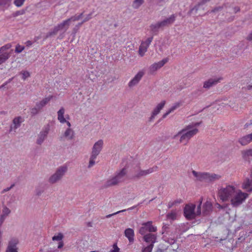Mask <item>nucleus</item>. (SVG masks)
Masks as SVG:
<instances>
[{"instance_id": "39448f33", "label": "nucleus", "mask_w": 252, "mask_h": 252, "mask_svg": "<svg viewBox=\"0 0 252 252\" xmlns=\"http://www.w3.org/2000/svg\"><path fill=\"white\" fill-rule=\"evenodd\" d=\"M192 173L195 178V180L200 182H212L219 180L221 176L215 173H209L208 172H197L192 171Z\"/></svg>"}, {"instance_id": "680f3d73", "label": "nucleus", "mask_w": 252, "mask_h": 252, "mask_svg": "<svg viewBox=\"0 0 252 252\" xmlns=\"http://www.w3.org/2000/svg\"><path fill=\"white\" fill-rule=\"evenodd\" d=\"M220 208H222V206H220Z\"/></svg>"}, {"instance_id": "20e7f679", "label": "nucleus", "mask_w": 252, "mask_h": 252, "mask_svg": "<svg viewBox=\"0 0 252 252\" xmlns=\"http://www.w3.org/2000/svg\"><path fill=\"white\" fill-rule=\"evenodd\" d=\"M202 203V198H201L196 211H195V205L192 203L187 204L184 209V214L185 218L188 220H191L194 219L196 216H200L201 214Z\"/></svg>"}, {"instance_id": "7ed1b4c3", "label": "nucleus", "mask_w": 252, "mask_h": 252, "mask_svg": "<svg viewBox=\"0 0 252 252\" xmlns=\"http://www.w3.org/2000/svg\"><path fill=\"white\" fill-rule=\"evenodd\" d=\"M127 170L123 168L117 171L114 175L109 178L103 185L104 188L119 185L124 182L126 179Z\"/></svg>"}, {"instance_id": "79ce46f5", "label": "nucleus", "mask_w": 252, "mask_h": 252, "mask_svg": "<svg viewBox=\"0 0 252 252\" xmlns=\"http://www.w3.org/2000/svg\"><path fill=\"white\" fill-rule=\"evenodd\" d=\"M82 15H83V13H81L80 15H79L78 16H73L68 19H70V21H78V20H80L82 18Z\"/></svg>"}, {"instance_id": "bf43d9fd", "label": "nucleus", "mask_w": 252, "mask_h": 252, "mask_svg": "<svg viewBox=\"0 0 252 252\" xmlns=\"http://www.w3.org/2000/svg\"><path fill=\"white\" fill-rule=\"evenodd\" d=\"M220 9V7L218 8H216V9H215L214 10V11H214V12H215V11H218Z\"/></svg>"}, {"instance_id": "49530a36", "label": "nucleus", "mask_w": 252, "mask_h": 252, "mask_svg": "<svg viewBox=\"0 0 252 252\" xmlns=\"http://www.w3.org/2000/svg\"><path fill=\"white\" fill-rule=\"evenodd\" d=\"M113 250L110 251V252H120V249L117 246L116 243L114 244L113 245Z\"/></svg>"}, {"instance_id": "6e6552de", "label": "nucleus", "mask_w": 252, "mask_h": 252, "mask_svg": "<svg viewBox=\"0 0 252 252\" xmlns=\"http://www.w3.org/2000/svg\"><path fill=\"white\" fill-rule=\"evenodd\" d=\"M67 169V168L66 166H63L59 167L56 171V173L50 178V182L51 183H54L60 180L66 172Z\"/></svg>"}, {"instance_id": "f704fd0d", "label": "nucleus", "mask_w": 252, "mask_h": 252, "mask_svg": "<svg viewBox=\"0 0 252 252\" xmlns=\"http://www.w3.org/2000/svg\"><path fill=\"white\" fill-rule=\"evenodd\" d=\"M2 212V214L1 215V218H3V217L8 216L10 213L11 211L8 208L5 206L3 207Z\"/></svg>"}, {"instance_id": "473e14b6", "label": "nucleus", "mask_w": 252, "mask_h": 252, "mask_svg": "<svg viewBox=\"0 0 252 252\" xmlns=\"http://www.w3.org/2000/svg\"><path fill=\"white\" fill-rule=\"evenodd\" d=\"M245 82L246 84V87H243V88H247L249 90L252 88V74L251 77L249 79H248L245 80Z\"/></svg>"}, {"instance_id": "a19ab883", "label": "nucleus", "mask_w": 252, "mask_h": 252, "mask_svg": "<svg viewBox=\"0 0 252 252\" xmlns=\"http://www.w3.org/2000/svg\"><path fill=\"white\" fill-rule=\"evenodd\" d=\"M25 0H15L14 4L17 7L21 6L24 3Z\"/></svg>"}, {"instance_id": "603ef678", "label": "nucleus", "mask_w": 252, "mask_h": 252, "mask_svg": "<svg viewBox=\"0 0 252 252\" xmlns=\"http://www.w3.org/2000/svg\"><path fill=\"white\" fill-rule=\"evenodd\" d=\"M63 246V241H60L59 243L58 248V249H61Z\"/></svg>"}, {"instance_id": "5701e85b", "label": "nucleus", "mask_w": 252, "mask_h": 252, "mask_svg": "<svg viewBox=\"0 0 252 252\" xmlns=\"http://www.w3.org/2000/svg\"><path fill=\"white\" fill-rule=\"evenodd\" d=\"M175 20V17L174 15H171L169 18H167L160 22H158V27H164L173 23Z\"/></svg>"}, {"instance_id": "c03bdc74", "label": "nucleus", "mask_w": 252, "mask_h": 252, "mask_svg": "<svg viewBox=\"0 0 252 252\" xmlns=\"http://www.w3.org/2000/svg\"><path fill=\"white\" fill-rule=\"evenodd\" d=\"M240 10V7L238 6H235L229 9V11L232 13H236Z\"/></svg>"}, {"instance_id": "393cba45", "label": "nucleus", "mask_w": 252, "mask_h": 252, "mask_svg": "<svg viewBox=\"0 0 252 252\" xmlns=\"http://www.w3.org/2000/svg\"><path fill=\"white\" fill-rule=\"evenodd\" d=\"M53 98L52 95H49L48 97H46L43 98L42 100H41L39 102H38L36 104V107L38 108V109H41L44 106H45Z\"/></svg>"}, {"instance_id": "f3484780", "label": "nucleus", "mask_w": 252, "mask_h": 252, "mask_svg": "<svg viewBox=\"0 0 252 252\" xmlns=\"http://www.w3.org/2000/svg\"><path fill=\"white\" fill-rule=\"evenodd\" d=\"M242 187L248 192H252V171L251 178L245 180L242 184Z\"/></svg>"}, {"instance_id": "5fc2aeb1", "label": "nucleus", "mask_w": 252, "mask_h": 252, "mask_svg": "<svg viewBox=\"0 0 252 252\" xmlns=\"http://www.w3.org/2000/svg\"><path fill=\"white\" fill-rule=\"evenodd\" d=\"M26 44L27 46H30L32 44V42L30 40H28L26 42Z\"/></svg>"}, {"instance_id": "9b49d317", "label": "nucleus", "mask_w": 252, "mask_h": 252, "mask_svg": "<svg viewBox=\"0 0 252 252\" xmlns=\"http://www.w3.org/2000/svg\"><path fill=\"white\" fill-rule=\"evenodd\" d=\"M168 59L165 58L158 63H155L152 64L149 68V73L151 74H153L158 69L162 67L168 62Z\"/></svg>"}, {"instance_id": "7c9ffc66", "label": "nucleus", "mask_w": 252, "mask_h": 252, "mask_svg": "<svg viewBox=\"0 0 252 252\" xmlns=\"http://www.w3.org/2000/svg\"><path fill=\"white\" fill-rule=\"evenodd\" d=\"M177 213L175 211H172L170 213H168L166 215V218L167 220H175L177 218Z\"/></svg>"}, {"instance_id": "cd10ccee", "label": "nucleus", "mask_w": 252, "mask_h": 252, "mask_svg": "<svg viewBox=\"0 0 252 252\" xmlns=\"http://www.w3.org/2000/svg\"><path fill=\"white\" fill-rule=\"evenodd\" d=\"M65 112V110L64 108L62 107L58 111V119L59 122L63 124L66 122V120L64 117V114Z\"/></svg>"}, {"instance_id": "58836bf2", "label": "nucleus", "mask_w": 252, "mask_h": 252, "mask_svg": "<svg viewBox=\"0 0 252 252\" xmlns=\"http://www.w3.org/2000/svg\"><path fill=\"white\" fill-rule=\"evenodd\" d=\"M153 247L154 245L153 244H151L150 245L144 248L142 250V252H151Z\"/></svg>"}, {"instance_id": "4be33fe9", "label": "nucleus", "mask_w": 252, "mask_h": 252, "mask_svg": "<svg viewBox=\"0 0 252 252\" xmlns=\"http://www.w3.org/2000/svg\"><path fill=\"white\" fill-rule=\"evenodd\" d=\"M243 158L248 161L252 159V149L243 150L241 151Z\"/></svg>"}, {"instance_id": "4468645a", "label": "nucleus", "mask_w": 252, "mask_h": 252, "mask_svg": "<svg viewBox=\"0 0 252 252\" xmlns=\"http://www.w3.org/2000/svg\"><path fill=\"white\" fill-rule=\"evenodd\" d=\"M166 101L165 100L162 101L161 102L158 103L156 107L154 109L152 112V115L150 117V121H151L153 119L155 118V116H157L160 111L161 109L164 107Z\"/></svg>"}, {"instance_id": "ddd939ff", "label": "nucleus", "mask_w": 252, "mask_h": 252, "mask_svg": "<svg viewBox=\"0 0 252 252\" xmlns=\"http://www.w3.org/2000/svg\"><path fill=\"white\" fill-rule=\"evenodd\" d=\"M144 74L143 70L139 71L133 77V78L128 83V86L132 87L137 84L140 81Z\"/></svg>"}, {"instance_id": "e2e57ef3", "label": "nucleus", "mask_w": 252, "mask_h": 252, "mask_svg": "<svg viewBox=\"0 0 252 252\" xmlns=\"http://www.w3.org/2000/svg\"><path fill=\"white\" fill-rule=\"evenodd\" d=\"M133 207H132V208H130L129 209H133Z\"/></svg>"}, {"instance_id": "8fccbe9b", "label": "nucleus", "mask_w": 252, "mask_h": 252, "mask_svg": "<svg viewBox=\"0 0 252 252\" xmlns=\"http://www.w3.org/2000/svg\"><path fill=\"white\" fill-rule=\"evenodd\" d=\"M126 210H121V211H118V212H117L116 213H113L112 214L108 215L106 216V218H110V217H112V216H114V215H116L117 214H119L120 212H125V211H126Z\"/></svg>"}, {"instance_id": "c9c22d12", "label": "nucleus", "mask_w": 252, "mask_h": 252, "mask_svg": "<svg viewBox=\"0 0 252 252\" xmlns=\"http://www.w3.org/2000/svg\"><path fill=\"white\" fill-rule=\"evenodd\" d=\"M143 2V0H135L133 3V7L135 8H138Z\"/></svg>"}, {"instance_id": "423d86ee", "label": "nucleus", "mask_w": 252, "mask_h": 252, "mask_svg": "<svg viewBox=\"0 0 252 252\" xmlns=\"http://www.w3.org/2000/svg\"><path fill=\"white\" fill-rule=\"evenodd\" d=\"M158 167L154 166L147 170H141L139 167L135 169L132 175L131 178L133 179H139L142 177L145 176L150 173L157 171Z\"/></svg>"}, {"instance_id": "f8f14e48", "label": "nucleus", "mask_w": 252, "mask_h": 252, "mask_svg": "<svg viewBox=\"0 0 252 252\" xmlns=\"http://www.w3.org/2000/svg\"><path fill=\"white\" fill-rule=\"evenodd\" d=\"M103 145V142L102 140H99L95 143L93 147L91 155H93V156L97 157L101 151Z\"/></svg>"}, {"instance_id": "2eb2a0df", "label": "nucleus", "mask_w": 252, "mask_h": 252, "mask_svg": "<svg viewBox=\"0 0 252 252\" xmlns=\"http://www.w3.org/2000/svg\"><path fill=\"white\" fill-rule=\"evenodd\" d=\"M18 241L16 239L11 240L8 244L6 252H18L17 245Z\"/></svg>"}, {"instance_id": "dca6fc26", "label": "nucleus", "mask_w": 252, "mask_h": 252, "mask_svg": "<svg viewBox=\"0 0 252 252\" xmlns=\"http://www.w3.org/2000/svg\"><path fill=\"white\" fill-rule=\"evenodd\" d=\"M49 131V126H46L44 127L42 130L40 132L38 139L37 140V143L38 144H41L43 140H44L45 138L46 137L47 135L48 134Z\"/></svg>"}, {"instance_id": "3c124183", "label": "nucleus", "mask_w": 252, "mask_h": 252, "mask_svg": "<svg viewBox=\"0 0 252 252\" xmlns=\"http://www.w3.org/2000/svg\"><path fill=\"white\" fill-rule=\"evenodd\" d=\"M92 18V13L89 14L83 20L82 23L86 22L91 19Z\"/></svg>"}, {"instance_id": "c85d7f7f", "label": "nucleus", "mask_w": 252, "mask_h": 252, "mask_svg": "<svg viewBox=\"0 0 252 252\" xmlns=\"http://www.w3.org/2000/svg\"><path fill=\"white\" fill-rule=\"evenodd\" d=\"M74 136V131L70 128H68L64 132V136L67 139L70 140L73 139Z\"/></svg>"}, {"instance_id": "aec40b11", "label": "nucleus", "mask_w": 252, "mask_h": 252, "mask_svg": "<svg viewBox=\"0 0 252 252\" xmlns=\"http://www.w3.org/2000/svg\"><path fill=\"white\" fill-rule=\"evenodd\" d=\"M22 122L23 119L21 117H17L15 118L13 120V125L10 126V131H12V129L15 130L18 127H19Z\"/></svg>"}, {"instance_id": "0eeeda50", "label": "nucleus", "mask_w": 252, "mask_h": 252, "mask_svg": "<svg viewBox=\"0 0 252 252\" xmlns=\"http://www.w3.org/2000/svg\"><path fill=\"white\" fill-rule=\"evenodd\" d=\"M157 228L153 225L152 221L144 222L139 230V232L141 235H145L147 232H154L157 231Z\"/></svg>"}, {"instance_id": "412c9836", "label": "nucleus", "mask_w": 252, "mask_h": 252, "mask_svg": "<svg viewBox=\"0 0 252 252\" xmlns=\"http://www.w3.org/2000/svg\"><path fill=\"white\" fill-rule=\"evenodd\" d=\"M212 210V204L209 201H207L203 206L202 213L204 215H208Z\"/></svg>"}, {"instance_id": "f257e3e1", "label": "nucleus", "mask_w": 252, "mask_h": 252, "mask_svg": "<svg viewBox=\"0 0 252 252\" xmlns=\"http://www.w3.org/2000/svg\"><path fill=\"white\" fill-rule=\"evenodd\" d=\"M249 195L248 193L230 184L220 187L218 192V197L222 202L229 201L234 208H237L244 203Z\"/></svg>"}, {"instance_id": "052dcab7", "label": "nucleus", "mask_w": 252, "mask_h": 252, "mask_svg": "<svg viewBox=\"0 0 252 252\" xmlns=\"http://www.w3.org/2000/svg\"><path fill=\"white\" fill-rule=\"evenodd\" d=\"M83 23H82V22L81 23H80V24H79V25H81Z\"/></svg>"}, {"instance_id": "6ab92c4d", "label": "nucleus", "mask_w": 252, "mask_h": 252, "mask_svg": "<svg viewBox=\"0 0 252 252\" xmlns=\"http://www.w3.org/2000/svg\"><path fill=\"white\" fill-rule=\"evenodd\" d=\"M221 79V78H218V79L211 78V79H209L208 81H205L204 83L203 88H205V89H209L210 87H211L213 85H216L218 83H219Z\"/></svg>"}, {"instance_id": "4d7b16f0", "label": "nucleus", "mask_w": 252, "mask_h": 252, "mask_svg": "<svg viewBox=\"0 0 252 252\" xmlns=\"http://www.w3.org/2000/svg\"><path fill=\"white\" fill-rule=\"evenodd\" d=\"M65 123H66L67 125V126H68V128H70V126H71V124L70 123V122H68V121H66V122H65Z\"/></svg>"}, {"instance_id": "de8ad7c7", "label": "nucleus", "mask_w": 252, "mask_h": 252, "mask_svg": "<svg viewBox=\"0 0 252 252\" xmlns=\"http://www.w3.org/2000/svg\"><path fill=\"white\" fill-rule=\"evenodd\" d=\"M158 23L156 24H154V25H152L151 26V30L153 31V32H155L156 31V30L157 29H159V28H160L161 27H158Z\"/></svg>"}, {"instance_id": "72a5a7b5", "label": "nucleus", "mask_w": 252, "mask_h": 252, "mask_svg": "<svg viewBox=\"0 0 252 252\" xmlns=\"http://www.w3.org/2000/svg\"><path fill=\"white\" fill-rule=\"evenodd\" d=\"M11 47V45L9 43L6 44L0 48V54L7 53L5 52Z\"/></svg>"}, {"instance_id": "2f4dec72", "label": "nucleus", "mask_w": 252, "mask_h": 252, "mask_svg": "<svg viewBox=\"0 0 252 252\" xmlns=\"http://www.w3.org/2000/svg\"><path fill=\"white\" fill-rule=\"evenodd\" d=\"M183 202V200L181 198L177 199L174 201L170 202L168 203V207L169 208L172 207L173 206L176 205L177 204H180Z\"/></svg>"}, {"instance_id": "864d4df0", "label": "nucleus", "mask_w": 252, "mask_h": 252, "mask_svg": "<svg viewBox=\"0 0 252 252\" xmlns=\"http://www.w3.org/2000/svg\"><path fill=\"white\" fill-rule=\"evenodd\" d=\"M247 38L248 40H252V32L249 34Z\"/></svg>"}, {"instance_id": "ea45409f", "label": "nucleus", "mask_w": 252, "mask_h": 252, "mask_svg": "<svg viewBox=\"0 0 252 252\" xmlns=\"http://www.w3.org/2000/svg\"><path fill=\"white\" fill-rule=\"evenodd\" d=\"M24 46L18 44L17 45H16L15 48V52L17 53H20L22 52L24 50Z\"/></svg>"}, {"instance_id": "b1692460", "label": "nucleus", "mask_w": 252, "mask_h": 252, "mask_svg": "<svg viewBox=\"0 0 252 252\" xmlns=\"http://www.w3.org/2000/svg\"><path fill=\"white\" fill-rule=\"evenodd\" d=\"M143 238L145 242L147 243L151 242V244H153L154 245V244L156 242L157 236L155 234L152 233H148L147 234H145Z\"/></svg>"}, {"instance_id": "c756f323", "label": "nucleus", "mask_w": 252, "mask_h": 252, "mask_svg": "<svg viewBox=\"0 0 252 252\" xmlns=\"http://www.w3.org/2000/svg\"><path fill=\"white\" fill-rule=\"evenodd\" d=\"M10 57V53H4L0 55V65L4 63Z\"/></svg>"}, {"instance_id": "1a4fd4ad", "label": "nucleus", "mask_w": 252, "mask_h": 252, "mask_svg": "<svg viewBox=\"0 0 252 252\" xmlns=\"http://www.w3.org/2000/svg\"><path fill=\"white\" fill-rule=\"evenodd\" d=\"M70 22V19H67L64 21H63L62 23L58 24L57 26H55L53 30V31L51 32H49L47 35V37L49 36H51L53 35L56 34L58 32L63 29H67L69 26V23Z\"/></svg>"}, {"instance_id": "bb28decb", "label": "nucleus", "mask_w": 252, "mask_h": 252, "mask_svg": "<svg viewBox=\"0 0 252 252\" xmlns=\"http://www.w3.org/2000/svg\"><path fill=\"white\" fill-rule=\"evenodd\" d=\"M181 105V102H176L174 103L173 105V106H172V107L170 109H169V110L165 113H164L163 115L162 118H165L169 114L174 111L176 109L180 107Z\"/></svg>"}, {"instance_id": "37998d69", "label": "nucleus", "mask_w": 252, "mask_h": 252, "mask_svg": "<svg viewBox=\"0 0 252 252\" xmlns=\"http://www.w3.org/2000/svg\"><path fill=\"white\" fill-rule=\"evenodd\" d=\"M21 74H22V79L24 80H26L30 76V73L27 71H23L22 72H21Z\"/></svg>"}, {"instance_id": "09e8293b", "label": "nucleus", "mask_w": 252, "mask_h": 252, "mask_svg": "<svg viewBox=\"0 0 252 252\" xmlns=\"http://www.w3.org/2000/svg\"><path fill=\"white\" fill-rule=\"evenodd\" d=\"M14 186V184H12L10 187L7 188L6 189H4L2 190L1 191V193H4L9 190H10Z\"/></svg>"}, {"instance_id": "a211bd4d", "label": "nucleus", "mask_w": 252, "mask_h": 252, "mask_svg": "<svg viewBox=\"0 0 252 252\" xmlns=\"http://www.w3.org/2000/svg\"><path fill=\"white\" fill-rule=\"evenodd\" d=\"M252 141V133L243 136L239 138V142L241 144V145L243 146H245L248 145Z\"/></svg>"}, {"instance_id": "a878e982", "label": "nucleus", "mask_w": 252, "mask_h": 252, "mask_svg": "<svg viewBox=\"0 0 252 252\" xmlns=\"http://www.w3.org/2000/svg\"><path fill=\"white\" fill-rule=\"evenodd\" d=\"M125 235L127 238L129 242H133L134 241V230L131 228H127L125 231Z\"/></svg>"}, {"instance_id": "a18cd8bd", "label": "nucleus", "mask_w": 252, "mask_h": 252, "mask_svg": "<svg viewBox=\"0 0 252 252\" xmlns=\"http://www.w3.org/2000/svg\"><path fill=\"white\" fill-rule=\"evenodd\" d=\"M40 110V109H38V108H37L36 106L35 107H34V108H32V109H31V114L32 115H35L39 112V111Z\"/></svg>"}, {"instance_id": "13d9d810", "label": "nucleus", "mask_w": 252, "mask_h": 252, "mask_svg": "<svg viewBox=\"0 0 252 252\" xmlns=\"http://www.w3.org/2000/svg\"><path fill=\"white\" fill-rule=\"evenodd\" d=\"M2 4H4V0H0V5Z\"/></svg>"}, {"instance_id": "4c0bfd02", "label": "nucleus", "mask_w": 252, "mask_h": 252, "mask_svg": "<svg viewBox=\"0 0 252 252\" xmlns=\"http://www.w3.org/2000/svg\"><path fill=\"white\" fill-rule=\"evenodd\" d=\"M96 156H93V155H91L90 161H89V164L88 165V167L89 168L92 167L95 163V159L96 158Z\"/></svg>"}, {"instance_id": "e433bc0d", "label": "nucleus", "mask_w": 252, "mask_h": 252, "mask_svg": "<svg viewBox=\"0 0 252 252\" xmlns=\"http://www.w3.org/2000/svg\"><path fill=\"white\" fill-rule=\"evenodd\" d=\"M63 238V235L62 233H59L57 235H55L52 237V240L53 241H62V240Z\"/></svg>"}, {"instance_id": "f03ea898", "label": "nucleus", "mask_w": 252, "mask_h": 252, "mask_svg": "<svg viewBox=\"0 0 252 252\" xmlns=\"http://www.w3.org/2000/svg\"><path fill=\"white\" fill-rule=\"evenodd\" d=\"M198 125V123H196L194 126L191 125L187 126L185 128L179 131L174 136V138L180 136V142L184 143L185 145L187 144L189 140L198 133V129L196 127V126Z\"/></svg>"}, {"instance_id": "6e6d98bb", "label": "nucleus", "mask_w": 252, "mask_h": 252, "mask_svg": "<svg viewBox=\"0 0 252 252\" xmlns=\"http://www.w3.org/2000/svg\"><path fill=\"white\" fill-rule=\"evenodd\" d=\"M210 0H202L200 4H203L205 3L206 2L209 1Z\"/></svg>"}, {"instance_id": "9d476101", "label": "nucleus", "mask_w": 252, "mask_h": 252, "mask_svg": "<svg viewBox=\"0 0 252 252\" xmlns=\"http://www.w3.org/2000/svg\"><path fill=\"white\" fill-rule=\"evenodd\" d=\"M153 37H150L148 38L146 41H142L139 47L138 53L141 57L144 56L147 52L148 47L153 41Z\"/></svg>"}]
</instances>
